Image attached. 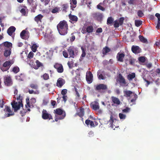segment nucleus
<instances>
[{
    "label": "nucleus",
    "mask_w": 160,
    "mask_h": 160,
    "mask_svg": "<svg viewBox=\"0 0 160 160\" xmlns=\"http://www.w3.org/2000/svg\"><path fill=\"white\" fill-rule=\"evenodd\" d=\"M28 92L30 94H37L39 93L38 91H34L33 90H29Z\"/></svg>",
    "instance_id": "50"
},
{
    "label": "nucleus",
    "mask_w": 160,
    "mask_h": 160,
    "mask_svg": "<svg viewBox=\"0 0 160 160\" xmlns=\"http://www.w3.org/2000/svg\"><path fill=\"white\" fill-rule=\"evenodd\" d=\"M125 57V54L124 53H120L118 52L117 56V59L118 61L122 62H123V59Z\"/></svg>",
    "instance_id": "19"
},
{
    "label": "nucleus",
    "mask_w": 160,
    "mask_h": 160,
    "mask_svg": "<svg viewBox=\"0 0 160 160\" xmlns=\"http://www.w3.org/2000/svg\"><path fill=\"white\" fill-rule=\"evenodd\" d=\"M119 116L120 119H125L126 117V115L122 113L119 114Z\"/></svg>",
    "instance_id": "47"
},
{
    "label": "nucleus",
    "mask_w": 160,
    "mask_h": 160,
    "mask_svg": "<svg viewBox=\"0 0 160 160\" xmlns=\"http://www.w3.org/2000/svg\"><path fill=\"white\" fill-rule=\"evenodd\" d=\"M92 17L94 19L96 20L100 19L102 17V15L101 14L98 13H93L92 14Z\"/></svg>",
    "instance_id": "31"
},
{
    "label": "nucleus",
    "mask_w": 160,
    "mask_h": 160,
    "mask_svg": "<svg viewBox=\"0 0 160 160\" xmlns=\"http://www.w3.org/2000/svg\"><path fill=\"white\" fill-rule=\"evenodd\" d=\"M109 122H110V127L112 128H114V126H115V125H113V122H114V119L113 118V117L112 115H111Z\"/></svg>",
    "instance_id": "37"
},
{
    "label": "nucleus",
    "mask_w": 160,
    "mask_h": 160,
    "mask_svg": "<svg viewBox=\"0 0 160 160\" xmlns=\"http://www.w3.org/2000/svg\"><path fill=\"white\" fill-rule=\"evenodd\" d=\"M95 89L96 91H99L100 90H105L108 89L107 85L103 84H100L94 86Z\"/></svg>",
    "instance_id": "9"
},
{
    "label": "nucleus",
    "mask_w": 160,
    "mask_h": 160,
    "mask_svg": "<svg viewBox=\"0 0 160 160\" xmlns=\"http://www.w3.org/2000/svg\"><path fill=\"white\" fill-rule=\"evenodd\" d=\"M27 2L28 4L30 6H31L33 9H36L37 5L35 3L34 4V0H27Z\"/></svg>",
    "instance_id": "21"
},
{
    "label": "nucleus",
    "mask_w": 160,
    "mask_h": 160,
    "mask_svg": "<svg viewBox=\"0 0 160 160\" xmlns=\"http://www.w3.org/2000/svg\"><path fill=\"white\" fill-rule=\"evenodd\" d=\"M19 71V68L17 66L14 67L12 70V71L15 73H17Z\"/></svg>",
    "instance_id": "40"
},
{
    "label": "nucleus",
    "mask_w": 160,
    "mask_h": 160,
    "mask_svg": "<svg viewBox=\"0 0 160 160\" xmlns=\"http://www.w3.org/2000/svg\"><path fill=\"white\" fill-rule=\"evenodd\" d=\"M75 89L76 92V96L78 98H79L80 96V94L78 91L77 89L76 88H75Z\"/></svg>",
    "instance_id": "60"
},
{
    "label": "nucleus",
    "mask_w": 160,
    "mask_h": 160,
    "mask_svg": "<svg viewBox=\"0 0 160 160\" xmlns=\"http://www.w3.org/2000/svg\"><path fill=\"white\" fill-rule=\"evenodd\" d=\"M12 108H13L14 112H16L18 110H19L21 106L23 107L22 103H21V101L20 102H17L14 101L11 103Z\"/></svg>",
    "instance_id": "8"
},
{
    "label": "nucleus",
    "mask_w": 160,
    "mask_h": 160,
    "mask_svg": "<svg viewBox=\"0 0 160 160\" xmlns=\"http://www.w3.org/2000/svg\"><path fill=\"white\" fill-rule=\"evenodd\" d=\"M4 83L5 86H10L12 85L13 82L11 77L8 75L5 76L3 77Z\"/></svg>",
    "instance_id": "6"
},
{
    "label": "nucleus",
    "mask_w": 160,
    "mask_h": 160,
    "mask_svg": "<svg viewBox=\"0 0 160 160\" xmlns=\"http://www.w3.org/2000/svg\"><path fill=\"white\" fill-rule=\"evenodd\" d=\"M113 21V19L112 17H108L107 20V24L108 25L112 23Z\"/></svg>",
    "instance_id": "42"
},
{
    "label": "nucleus",
    "mask_w": 160,
    "mask_h": 160,
    "mask_svg": "<svg viewBox=\"0 0 160 160\" xmlns=\"http://www.w3.org/2000/svg\"><path fill=\"white\" fill-rule=\"evenodd\" d=\"M81 32L83 34H85L87 32H86V28H84V27L82 28L81 30Z\"/></svg>",
    "instance_id": "62"
},
{
    "label": "nucleus",
    "mask_w": 160,
    "mask_h": 160,
    "mask_svg": "<svg viewBox=\"0 0 160 160\" xmlns=\"http://www.w3.org/2000/svg\"><path fill=\"white\" fill-rule=\"evenodd\" d=\"M68 7V6L67 4H63L62 6V10L65 12H66V9H67V8Z\"/></svg>",
    "instance_id": "45"
},
{
    "label": "nucleus",
    "mask_w": 160,
    "mask_h": 160,
    "mask_svg": "<svg viewBox=\"0 0 160 160\" xmlns=\"http://www.w3.org/2000/svg\"><path fill=\"white\" fill-rule=\"evenodd\" d=\"M43 17V16L41 14H39L36 16L34 18V20L38 23L39 22H41V20Z\"/></svg>",
    "instance_id": "24"
},
{
    "label": "nucleus",
    "mask_w": 160,
    "mask_h": 160,
    "mask_svg": "<svg viewBox=\"0 0 160 160\" xmlns=\"http://www.w3.org/2000/svg\"><path fill=\"white\" fill-rule=\"evenodd\" d=\"M42 118L44 120L53 119V118L51 114L48 113L45 109H43L42 112Z\"/></svg>",
    "instance_id": "7"
},
{
    "label": "nucleus",
    "mask_w": 160,
    "mask_h": 160,
    "mask_svg": "<svg viewBox=\"0 0 160 160\" xmlns=\"http://www.w3.org/2000/svg\"><path fill=\"white\" fill-rule=\"evenodd\" d=\"M65 83V80L62 78H60L57 80L56 85L59 88H61Z\"/></svg>",
    "instance_id": "14"
},
{
    "label": "nucleus",
    "mask_w": 160,
    "mask_h": 160,
    "mask_svg": "<svg viewBox=\"0 0 160 160\" xmlns=\"http://www.w3.org/2000/svg\"><path fill=\"white\" fill-rule=\"evenodd\" d=\"M67 92V90L66 89H62L61 92V94L63 96L65 95L66 94Z\"/></svg>",
    "instance_id": "57"
},
{
    "label": "nucleus",
    "mask_w": 160,
    "mask_h": 160,
    "mask_svg": "<svg viewBox=\"0 0 160 160\" xmlns=\"http://www.w3.org/2000/svg\"><path fill=\"white\" fill-rule=\"evenodd\" d=\"M97 8L98 9L102 11H104L105 10V8L101 6L100 5V4L97 6Z\"/></svg>",
    "instance_id": "52"
},
{
    "label": "nucleus",
    "mask_w": 160,
    "mask_h": 160,
    "mask_svg": "<svg viewBox=\"0 0 160 160\" xmlns=\"http://www.w3.org/2000/svg\"><path fill=\"white\" fill-rule=\"evenodd\" d=\"M111 99L112 102L114 104H116L117 105L120 104L121 102L118 98L114 96H112Z\"/></svg>",
    "instance_id": "25"
},
{
    "label": "nucleus",
    "mask_w": 160,
    "mask_h": 160,
    "mask_svg": "<svg viewBox=\"0 0 160 160\" xmlns=\"http://www.w3.org/2000/svg\"><path fill=\"white\" fill-rule=\"evenodd\" d=\"M3 44L5 47L8 48H12V44L6 41L4 42Z\"/></svg>",
    "instance_id": "34"
},
{
    "label": "nucleus",
    "mask_w": 160,
    "mask_h": 160,
    "mask_svg": "<svg viewBox=\"0 0 160 160\" xmlns=\"http://www.w3.org/2000/svg\"><path fill=\"white\" fill-rule=\"evenodd\" d=\"M136 75L135 73L133 72L131 74H129L128 75L127 78L129 81H131L135 77Z\"/></svg>",
    "instance_id": "32"
},
{
    "label": "nucleus",
    "mask_w": 160,
    "mask_h": 160,
    "mask_svg": "<svg viewBox=\"0 0 160 160\" xmlns=\"http://www.w3.org/2000/svg\"><path fill=\"white\" fill-rule=\"evenodd\" d=\"M91 108L94 110L96 111L98 110L99 113L102 112L101 110L100 109V106L99 103L96 101H94L91 102L90 104Z\"/></svg>",
    "instance_id": "5"
},
{
    "label": "nucleus",
    "mask_w": 160,
    "mask_h": 160,
    "mask_svg": "<svg viewBox=\"0 0 160 160\" xmlns=\"http://www.w3.org/2000/svg\"><path fill=\"white\" fill-rule=\"evenodd\" d=\"M81 49L82 51V54L79 59L80 61H82L83 59V58L85 57L86 54L85 50L84 48L82 47H81Z\"/></svg>",
    "instance_id": "29"
},
{
    "label": "nucleus",
    "mask_w": 160,
    "mask_h": 160,
    "mask_svg": "<svg viewBox=\"0 0 160 160\" xmlns=\"http://www.w3.org/2000/svg\"><path fill=\"white\" fill-rule=\"evenodd\" d=\"M20 12L21 13L22 15L24 16H26V10L24 8H22L20 11Z\"/></svg>",
    "instance_id": "48"
},
{
    "label": "nucleus",
    "mask_w": 160,
    "mask_h": 160,
    "mask_svg": "<svg viewBox=\"0 0 160 160\" xmlns=\"http://www.w3.org/2000/svg\"><path fill=\"white\" fill-rule=\"evenodd\" d=\"M98 78L99 79H102V80H104L105 79V78H104V76L102 74H100V75H98Z\"/></svg>",
    "instance_id": "61"
},
{
    "label": "nucleus",
    "mask_w": 160,
    "mask_h": 160,
    "mask_svg": "<svg viewBox=\"0 0 160 160\" xmlns=\"http://www.w3.org/2000/svg\"><path fill=\"white\" fill-rule=\"evenodd\" d=\"M62 54L63 56L66 58L68 57V54L67 52L66 51H63Z\"/></svg>",
    "instance_id": "54"
},
{
    "label": "nucleus",
    "mask_w": 160,
    "mask_h": 160,
    "mask_svg": "<svg viewBox=\"0 0 160 160\" xmlns=\"http://www.w3.org/2000/svg\"><path fill=\"white\" fill-rule=\"evenodd\" d=\"M119 79L118 81L121 86H123L126 84L125 78L123 77L121 74H119L118 75Z\"/></svg>",
    "instance_id": "16"
},
{
    "label": "nucleus",
    "mask_w": 160,
    "mask_h": 160,
    "mask_svg": "<svg viewBox=\"0 0 160 160\" xmlns=\"http://www.w3.org/2000/svg\"><path fill=\"white\" fill-rule=\"evenodd\" d=\"M155 16L158 18V21L160 22V14L158 13H156L155 14Z\"/></svg>",
    "instance_id": "63"
},
{
    "label": "nucleus",
    "mask_w": 160,
    "mask_h": 160,
    "mask_svg": "<svg viewBox=\"0 0 160 160\" xmlns=\"http://www.w3.org/2000/svg\"><path fill=\"white\" fill-rule=\"evenodd\" d=\"M34 53L32 52H30L28 56V58L29 59H31L33 57Z\"/></svg>",
    "instance_id": "51"
},
{
    "label": "nucleus",
    "mask_w": 160,
    "mask_h": 160,
    "mask_svg": "<svg viewBox=\"0 0 160 160\" xmlns=\"http://www.w3.org/2000/svg\"><path fill=\"white\" fill-rule=\"evenodd\" d=\"M57 28L61 35H64L68 32V25L67 22L65 20H62L57 25Z\"/></svg>",
    "instance_id": "1"
},
{
    "label": "nucleus",
    "mask_w": 160,
    "mask_h": 160,
    "mask_svg": "<svg viewBox=\"0 0 160 160\" xmlns=\"http://www.w3.org/2000/svg\"><path fill=\"white\" fill-rule=\"evenodd\" d=\"M54 67L57 69V72L59 73H61L63 71V66L61 64L56 63L54 65Z\"/></svg>",
    "instance_id": "12"
},
{
    "label": "nucleus",
    "mask_w": 160,
    "mask_h": 160,
    "mask_svg": "<svg viewBox=\"0 0 160 160\" xmlns=\"http://www.w3.org/2000/svg\"><path fill=\"white\" fill-rule=\"evenodd\" d=\"M138 60L141 62H145L146 60L145 57L144 56L140 57L138 58Z\"/></svg>",
    "instance_id": "43"
},
{
    "label": "nucleus",
    "mask_w": 160,
    "mask_h": 160,
    "mask_svg": "<svg viewBox=\"0 0 160 160\" xmlns=\"http://www.w3.org/2000/svg\"><path fill=\"white\" fill-rule=\"evenodd\" d=\"M85 122L87 126L90 125L91 127H94L98 124V123L95 121L94 122H94L93 121H91L88 119L85 121Z\"/></svg>",
    "instance_id": "18"
},
{
    "label": "nucleus",
    "mask_w": 160,
    "mask_h": 160,
    "mask_svg": "<svg viewBox=\"0 0 160 160\" xmlns=\"http://www.w3.org/2000/svg\"><path fill=\"white\" fill-rule=\"evenodd\" d=\"M4 104L5 102L3 100H0V108H3Z\"/></svg>",
    "instance_id": "56"
},
{
    "label": "nucleus",
    "mask_w": 160,
    "mask_h": 160,
    "mask_svg": "<svg viewBox=\"0 0 160 160\" xmlns=\"http://www.w3.org/2000/svg\"><path fill=\"white\" fill-rule=\"evenodd\" d=\"M123 93L124 94V96L127 98H130L131 97V95L133 94V98L130 101L131 102H135L138 98L137 95L134 92H132L130 90H124L123 91Z\"/></svg>",
    "instance_id": "3"
},
{
    "label": "nucleus",
    "mask_w": 160,
    "mask_h": 160,
    "mask_svg": "<svg viewBox=\"0 0 160 160\" xmlns=\"http://www.w3.org/2000/svg\"><path fill=\"white\" fill-rule=\"evenodd\" d=\"M76 50V48L73 46H70L68 49V51L70 56V57L74 58L75 56L74 52Z\"/></svg>",
    "instance_id": "11"
},
{
    "label": "nucleus",
    "mask_w": 160,
    "mask_h": 160,
    "mask_svg": "<svg viewBox=\"0 0 160 160\" xmlns=\"http://www.w3.org/2000/svg\"><path fill=\"white\" fill-rule=\"evenodd\" d=\"M102 32V28H99L97 29L96 30V32L97 33H101Z\"/></svg>",
    "instance_id": "64"
},
{
    "label": "nucleus",
    "mask_w": 160,
    "mask_h": 160,
    "mask_svg": "<svg viewBox=\"0 0 160 160\" xmlns=\"http://www.w3.org/2000/svg\"><path fill=\"white\" fill-rule=\"evenodd\" d=\"M29 87L31 88L37 90L38 89V85L35 83H31Z\"/></svg>",
    "instance_id": "38"
},
{
    "label": "nucleus",
    "mask_w": 160,
    "mask_h": 160,
    "mask_svg": "<svg viewBox=\"0 0 160 160\" xmlns=\"http://www.w3.org/2000/svg\"><path fill=\"white\" fill-rule=\"evenodd\" d=\"M84 114V109L81 107L78 111L75 114V116H78L80 118H82Z\"/></svg>",
    "instance_id": "15"
},
{
    "label": "nucleus",
    "mask_w": 160,
    "mask_h": 160,
    "mask_svg": "<svg viewBox=\"0 0 160 160\" xmlns=\"http://www.w3.org/2000/svg\"><path fill=\"white\" fill-rule=\"evenodd\" d=\"M38 46H37L36 44H33L31 47V49L33 52H35L37 49V48Z\"/></svg>",
    "instance_id": "39"
},
{
    "label": "nucleus",
    "mask_w": 160,
    "mask_h": 160,
    "mask_svg": "<svg viewBox=\"0 0 160 160\" xmlns=\"http://www.w3.org/2000/svg\"><path fill=\"white\" fill-rule=\"evenodd\" d=\"M142 22L141 20H136L135 21V24L137 27L140 26L142 24Z\"/></svg>",
    "instance_id": "41"
},
{
    "label": "nucleus",
    "mask_w": 160,
    "mask_h": 160,
    "mask_svg": "<svg viewBox=\"0 0 160 160\" xmlns=\"http://www.w3.org/2000/svg\"><path fill=\"white\" fill-rule=\"evenodd\" d=\"M55 114V120L57 122L58 120H62L66 116L65 112L60 108H58L54 111Z\"/></svg>",
    "instance_id": "2"
},
{
    "label": "nucleus",
    "mask_w": 160,
    "mask_h": 160,
    "mask_svg": "<svg viewBox=\"0 0 160 160\" xmlns=\"http://www.w3.org/2000/svg\"><path fill=\"white\" fill-rule=\"evenodd\" d=\"M119 25L120 24L117 21H115L114 22L113 26L114 28H116L118 27Z\"/></svg>",
    "instance_id": "53"
},
{
    "label": "nucleus",
    "mask_w": 160,
    "mask_h": 160,
    "mask_svg": "<svg viewBox=\"0 0 160 160\" xmlns=\"http://www.w3.org/2000/svg\"><path fill=\"white\" fill-rule=\"evenodd\" d=\"M60 11V8L59 7H56L52 10L51 12L52 13H58Z\"/></svg>",
    "instance_id": "35"
},
{
    "label": "nucleus",
    "mask_w": 160,
    "mask_h": 160,
    "mask_svg": "<svg viewBox=\"0 0 160 160\" xmlns=\"http://www.w3.org/2000/svg\"><path fill=\"white\" fill-rule=\"evenodd\" d=\"M4 111L6 112H8V113L7 114L5 113V116L6 117H10L14 114V112H13L11 110L10 108L8 106H5V108L4 109Z\"/></svg>",
    "instance_id": "10"
},
{
    "label": "nucleus",
    "mask_w": 160,
    "mask_h": 160,
    "mask_svg": "<svg viewBox=\"0 0 160 160\" xmlns=\"http://www.w3.org/2000/svg\"><path fill=\"white\" fill-rule=\"evenodd\" d=\"M22 97L20 95V94L19 95L18 97L17 96V100L18 101V102H20V101H21V103H22Z\"/></svg>",
    "instance_id": "49"
},
{
    "label": "nucleus",
    "mask_w": 160,
    "mask_h": 160,
    "mask_svg": "<svg viewBox=\"0 0 160 160\" xmlns=\"http://www.w3.org/2000/svg\"><path fill=\"white\" fill-rule=\"evenodd\" d=\"M93 78V75L92 72H87L86 75V79L89 83H91L92 82Z\"/></svg>",
    "instance_id": "13"
},
{
    "label": "nucleus",
    "mask_w": 160,
    "mask_h": 160,
    "mask_svg": "<svg viewBox=\"0 0 160 160\" xmlns=\"http://www.w3.org/2000/svg\"><path fill=\"white\" fill-rule=\"evenodd\" d=\"M15 77L17 80L20 81H22L23 80L24 76L23 74L21 73L19 75L16 76Z\"/></svg>",
    "instance_id": "30"
},
{
    "label": "nucleus",
    "mask_w": 160,
    "mask_h": 160,
    "mask_svg": "<svg viewBox=\"0 0 160 160\" xmlns=\"http://www.w3.org/2000/svg\"><path fill=\"white\" fill-rule=\"evenodd\" d=\"M68 17L69 19L73 21L74 22H76L78 21V18L75 15H72L71 13H70L69 14Z\"/></svg>",
    "instance_id": "22"
},
{
    "label": "nucleus",
    "mask_w": 160,
    "mask_h": 160,
    "mask_svg": "<svg viewBox=\"0 0 160 160\" xmlns=\"http://www.w3.org/2000/svg\"><path fill=\"white\" fill-rule=\"evenodd\" d=\"M137 14L138 16L140 18L142 17L144 15V14L141 10H139Z\"/></svg>",
    "instance_id": "46"
},
{
    "label": "nucleus",
    "mask_w": 160,
    "mask_h": 160,
    "mask_svg": "<svg viewBox=\"0 0 160 160\" xmlns=\"http://www.w3.org/2000/svg\"><path fill=\"white\" fill-rule=\"evenodd\" d=\"M86 32L88 33H92L94 30V28L93 26L92 25L88 26L86 28Z\"/></svg>",
    "instance_id": "27"
},
{
    "label": "nucleus",
    "mask_w": 160,
    "mask_h": 160,
    "mask_svg": "<svg viewBox=\"0 0 160 160\" xmlns=\"http://www.w3.org/2000/svg\"><path fill=\"white\" fill-rule=\"evenodd\" d=\"M130 108L128 107H127L124 109H123L122 110V112H125L127 113L129 112L130 111Z\"/></svg>",
    "instance_id": "55"
},
{
    "label": "nucleus",
    "mask_w": 160,
    "mask_h": 160,
    "mask_svg": "<svg viewBox=\"0 0 160 160\" xmlns=\"http://www.w3.org/2000/svg\"><path fill=\"white\" fill-rule=\"evenodd\" d=\"M41 77H42L43 79L45 80H48L49 79V74L46 73L44 74Z\"/></svg>",
    "instance_id": "44"
},
{
    "label": "nucleus",
    "mask_w": 160,
    "mask_h": 160,
    "mask_svg": "<svg viewBox=\"0 0 160 160\" xmlns=\"http://www.w3.org/2000/svg\"><path fill=\"white\" fill-rule=\"evenodd\" d=\"M26 33V31L25 30H22L21 32L20 36L23 39H26L28 38L29 37H26L25 34Z\"/></svg>",
    "instance_id": "28"
},
{
    "label": "nucleus",
    "mask_w": 160,
    "mask_h": 160,
    "mask_svg": "<svg viewBox=\"0 0 160 160\" xmlns=\"http://www.w3.org/2000/svg\"><path fill=\"white\" fill-rule=\"evenodd\" d=\"M139 38L140 41L143 43H145L148 42L147 39L145 38L143 36L139 35Z\"/></svg>",
    "instance_id": "36"
},
{
    "label": "nucleus",
    "mask_w": 160,
    "mask_h": 160,
    "mask_svg": "<svg viewBox=\"0 0 160 160\" xmlns=\"http://www.w3.org/2000/svg\"><path fill=\"white\" fill-rule=\"evenodd\" d=\"M26 100L27 103V105H25V107L27 109L25 110L23 109L22 110L20 111V113L21 114L22 116L25 115L27 111H30L29 108H31L32 106V105H30L29 98H26Z\"/></svg>",
    "instance_id": "4"
},
{
    "label": "nucleus",
    "mask_w": 160,
    "mask_h": 160,
    "mask_svg": "<svg viewBox=\"0 0 160 160\" xmlns=\"http://www.w3.org/2000/svg\"><path fill=\"white\" fill-rule=\"evenodd\" d=\"M36 65L39 68L42 66V63L40 62L38 60H37L36 61Z\"/></svg>",
    "instance_id": "59"
},
{
    "label": "nucleus",
    "mask_w": 160,
    "mask_h": 160,
    "mask_svg": "<svg viewBox=\"0 0 160 160\" xmlns=\"http://www.w3.org/2000/svg\"><path fill=\"white\" fill-rule=\"evenodd\" d=\"M131 50L132 52L135 54H138L141 52V49L139 46L133 45L132 46Z\"/></svg>",
    "instance_id": "17"
},
{
    "label": "nucleus",
    "mask_w": 160,
    "mask_h": 160,
    "mask_svg": "<svg viewBox=\"0 0 160 160\" xmlns=\"http://www.w3.org/2000/svg\"><path fill=\"white\" fill-rule=\"evenodd\" d=\"M124 18H121L119 20V23L120 25H122L123 22Z\"/></svg>",
    "instance_id": "58"
},
{
    "label": "nucleus",
    "mask_w": 160,
    "mask_h": 160,
    "mask_svg": "<svg viewBox=\"0 0 160 160\" xmlns=\"http://www.w3.org/2000/svg\"><path fill=\"white\" fill-rule=\"evenodd\" d=\"M110 49L109 48L106 46L105 48H104L102 50V54L104 55H106L107 53L110 52Z\"/></svg>",
    "instance_id": "33"
},
{
    "label": "nucleus",
    "mask_w": 160,
    "mask_h": 160,
    "mask_svg": "<svg viewBox=\"0 0 160 160\" xmlns=\"http://www.w3.org/2000/svg\"><path fill=\"white\" fill-rule=\"evenodd\" d=\"M11 65V62L10 61H6L3 63V66L5 67L8 70Z\"/></svg>",
    "instance_id": "26"
},
{
    "label": "nucleus",
    "mask_w": 160,
    "mask_h": 160,
    "mask_svg": "<svg viewBox=\"0 0 160 160\" xmlns=\"http://www.w3.org/2000/svg\"><path fill=\"white\" fill-rule=\"evenodd\" d=\"M16 30V28L13 26L10 27L7 30V33L10 36H12V33Z\"/></svg>",
    "instance_id": "20"
},
{
    "label": "nucleus",
    "mask_w": 160,
    "mask_h": 160,
    "mask_svg": "<svg viewBox=\"0 0 160 160\" xmlns=\"http://www.w3.org/2000/svg\"><path fill=\"white\" fill-rule=\"evenodd\" d=\"M4 55L6 57H7L10 55L11 53V48H4Z\"/></svg>",
    "instance_id": "23"
}]
</instances>
